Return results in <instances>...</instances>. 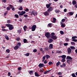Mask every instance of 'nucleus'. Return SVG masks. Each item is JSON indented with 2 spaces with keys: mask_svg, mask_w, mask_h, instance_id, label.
Returning <instances> with one entry per match:
<instances>
[{
  "mask_svg": "<svg viewBox=\"0 0 77 77\" xmlns=\"http://www.w3.org/2000/svg\"><path fill=\"white\" fill-rule=\"evenodd\" d=\"M72 62V60H67V63H68L69 64L70 63V62Z\"/></svg>",
  "mask_w": 77,
  "mask_h": 77,
  "instance_id": "obj_14",
  "label": "nucleus"
},
{
  "mask_svg": "<svg viewBox=\"0 0 77 77\" xmlns=\"http://www.w3.org/2000/svg\"><path fill=\"white\" fill-rule=\"evenodd\" d=\"M53 10V8L51 7H50L48 10L47 11V12H51V11H52Z\"/></svg>",
  "mask_w": 77,
  "mask_h": 77,
  "instance_id": "obj_8",
  "label": "nucleus"
},
{
  "mask_svg": "<svg viewBox=\"0 0 77 77\" xmlns=\"http://www.w3.org/2000/svg\"><path fill=\"white\" fill-rule=\"evenodd\" d=\"M51 36H54V35H55V33L54 32H52L51 34Z\"/></svg>",
  "mask_w": 77,
  "mask_h": 77,
  "instance_id": "obj_31",
  "label": "nucleus"
},
{
  "mask_svg": "<svg viewBox=\"0 0 77 77\" xmlns=\"http://www.w3.org/2000/svg\"><path fill=\"white\" fill-rule=\"evenodd\" d=\"M19 48V47L17 46V45L14 46V50H18Z\"/></svg>",
  "mask_w": 77,
  "mask_h": 77,
  "instance_id": "obj_16",
  "label": "nucleus"
},
{
  "mask_svg": "<svg viewBox=\"0 0 77 77\" xmlns=\"http://www.w3.org/2000/svg\"><path fill=\"white\" fill-rule=\"evenodd\" d=\"M60 11L59 10H55V12L56 13H59Z\"/></svg>",
  "mask_w": 77,
  "mask_h": 77,
  "instance_id": "obj_55",
  "label": "nucleus"
},
{
  "mask_svg": "<svg viewBox=\"0 0 77 77\" xmlns=\"http://www.w3.org/2000/svg\"><path fill=\"white\" fill-rule=\"evenodd\" d=\"M5 38H6V39H7V40H9V37H8V36L5 35Z\"/></svg>",
  "mask_w": 77,
  "mask_h": 77,
  "instance_id": "obj_38",
  "label": "nucleus"
},
{
  "mask_svg": "<svg viewBox=\"0 0 77 77\" xmlns=\"http://www.w3.org/2000/svg\"><path fill=\"white\" fill-rule=\"evenodd\" d=\"M44 15L47 16V15H49L50 14H49V13H48V12L45 11L44 13Z\"/></svg>",
  "mask_w": 77,
  "mask_h": 77,
  "instance_id": "obj_13",
  "label": "nucleus"
},
{
  "mask_svg": "<svg viewBox=\"0 0 77 77\" xmlns=\"http://www.w3.org/2000/svg\"><path fill=\"white\" fill-rule=\"evenodd\" d=\"M35 75L36 77H39V74H38V73H37V72H35Z\"/></svg>",
  "mask_w": 77,
  "mask_h": 77,
  "instance_id": "obj_22",
  "label": "nucleus"
},
{
  "mask_svg": "<svg viewBox=\"0 0 77 77\" xmlns=\"http://www.w3.org/2000/svg\"><path fill=\"white\" fill-rule=\"evenodd\" d=\"M70 47L72 50V49H75V47L74 46H70Z\"/></svg>",
  "mask_w": 77,
  "mask_h": 77,
  "instance_id": "obj_46",
  "label": "nucleus"
},
{
  "mask_svg": "<svg viewBox=\"0 0 77 77\" xmlns=\"http://www.w3.org/2000/svg\"><path fill=\"white\" fill-rule=\"evenodd\" d=\"M77 3V2L75 0H74L72 2V4L73 5H75Z\"/></svg>",
  "mask_w": 77,
  "mask_h": 77,
  "instance_id": "obj_21",
  "label": "nucleus"
},
{
  "mask_svg": "<svg viewBox=\"0 0 77 77\" xmlns=\"http://www.w3.org/2000/svg\"><path fill=\"white\" fill-rule=\"evenodd\" d=\"M61 61L62 62H65V59H62L61 60Z\"/></svg>",
  "mask_w": 77,
  "mask_h": 77,
  "instance_id": "obj_52",
  "label": "nucleus"
},
{
  "mask_svg": "<svg viewBox=\"0 0 77 77\" xmlns=\"http://www.w3.org/2000/svg\"><path fill=\"white\" fill-rule=\"evenodd\" d=\"M40 72H43V69L41 68L40 70Z\"/></svg>",
  "mask_w": 77,
  "mask_h": 77,
  "instance_id": "obj_48",
  "label": "nucleus"
},
{
  "mask_svg": "<svg viewBox=\"0 0 77 77\" xmlns=\"http://www.w3.org/2000/svg\"><path fill=\"white\" fill-rule=\"evenodd\" d=\"M9 7H10V9H12V8H13V7H14V6H13V5L10 4L9 5Z\"/></svg>",
  "mask_w": 77,
  "mask_h": 77,
  "instance_id": "obj_39",
  "label": "nucleus"
},
{
  "mask_svg": "<svg viewBox=\"0 0 77 77\" xmlns=\"http://www.w3.org/2000/svg\"><path fill=\"white\" fill-rule=\"evenodd\" d=\"M56 19L55 17H54L53 18V20L52 21V23H56Z\"/></svg>",
  "mask_w": 77,
  "mask_h": 77,
  "instance_id": "obj_17",
  "label": "nucleus"
},
{
  "mask_svg": "<svg viewBox=\"0 0 77 77\" xmlns=\"http://www.w3.org/2000/svg\"><path fill=\"white\" fill-rule=\"evenodd\" d=\"M29 55L30 53H27V54H25V56H29Z\"/></svg>",
  "mask_w": 77,
  "mask_h": 77,
  "instance_id": "obj_40",
  "label": "nucleus"
},
{
  "mask_svg": "<svg viewBox=\"0 0 77 77\" xmlns=\"http://www.w3.org/2000/svg\"><path fill=\"white\" fill-rule=\"evenodd\" d=\"M6 52H7V53H10V50L8 49H7L6 51Z\"/></svg>",
  "mask_w": 77,
  "mask_h": 77,
  "instance_id": "obj_41",
  "label": "nucleus"
},
{
  "mask_svg": "<svg viewBox=\"0 0 77 77\" xmlns=\"http://www.w3.org/2000/svg\"><path fill=\"white\" fill-rule=\"evenodd\" d=\"M27 42V40L26 39H23V42L24 43H26Z\"/></svg>",
  "mask_w": 77,
  "mask_h": 77,
  "instance_id": "obj_32",
  "label": "nucleus"
},
{
  "mask_svg": "<svg viewBox=\"0 0 77 77\" xmlns=\"http://www.w3.org/2000/svg\"><path fill=\"white\" fill-rule=\"evenodd\" d=\"M14 17H16L17 18H19V16H18V14H17L14 15Z\"/></svg>",
  "mask_w": 77,
  "mask_h": 77,
  "instance_id": "obj_33",
  "label": "nucleus"
},
{
  "mask_svg": "<svg viewBox=\"0 0 77 77\" xmlns=\"http://www.w3.org/2000/svg\"><path fill=\"white\" fill-rule=\"evenodd\" d=\"M68 45V43H64V46H67Z\"/></svg>",
  "mask_w": 77,
  "mask_h": 77,
  "instance_id": "obj_47",
  "label": "nucleus"
},
{
  "mask_svg": "<svg viewBox=\"0 0 77 77\" xmlns=\"http://www.w3.org/2000/svg\"><path fill=\"white\" fill-rule=\"evenodd\" d=\"M53 41V40L51 38H50L48 41V43H51Z\"/></svg>",
  "mask_w": 77,
  "mask_h": 77,
  "instance_id": "obj_12",
  "label": "nucleus"
},
{
  "mask_svg": "<svg viewBox=\"0 0 77 77\" xmlns=\"http://www.w3.org/2000/svg\"><path fill=\"white\" fill-rule=\"evenodd\" d=\"M44 64L43 63H40L38 65L39 67H41V68H42V67H44V66H45V65H44Z\"/></svg>",
  "mask_w": 77,
  "mask_h": 77,
  "instance_id": "obj_10",
  "label": "nucleus"
},
{
  "mask_svg": "<svg viewBox=\"0 0 77 77\" xmlns=\"http://www.w3.org/2000/svg\"><path fill=\"white\" fill-rule=\"evenodd\" d=\"M44 63L45 64H46L47 63V60H45V61L44 62Z\"/></svg>",
  "mask_w": 77,
  "mask_h": 77,
  "instance_id": "obj_60",
  "label": "nucleus"
},
{
  "mask_svg": "<svg viewBox=\"0 0 77 77\" xmlns=\"http://www.w3.org/2000/svg\"><path fill=\"white\" fill-rule=\"evenodd\" d=\"M2 31L3 32H7V30L6 29H2Z\"/></svg>",
  "mask_w": 77,
  "mask_h": 77,
  "instance_id": "obj_51",
  "label": "nucleus"
},
{
  "mask_svg": "<svg viewBox=\"0 0 77 77\" xmlns=\"http://www.w3.org/2000/svg\"><path fill=\"white\" fill-rule=\"evenodd\" d=\"M61 21L63 22H65V19H63L61 20Z\"/></svg>",
  "mask_w": 77,
  "mask_h": 77,
  "instance_id": "obj_59",
  "label": "nucleus"
},
{
  "mask_svg": "<svg viewBox=\"0 0 77 77\" xmlns=\"http://www.w3.org/2000/svg\"><path fill=\"white\" fill-rule=\"evenodd\" d=\"M16 45L19 47L21 46V43H18Z\"/></svg>",
  "mask_w": 77,
  "mask_h": 77,
  "instance_id": "obj_28",
  "label": "nucleus"
},
{
  "mask_svg": "<svg viewBox=\"0 0 77 77\" xmlns=\"http://www.w3.org/2000/svg\"><path fill=\"white\" fill-rule=\"evenodd\" d=\"M45 50H46V51H48L49 50V49H48V47H46L45 48Z\"/></svg>",
  "mask_w": 77,
  "mask_h": 77,
  "instance_id": "obj_35",
  "label": "nucleus"
},
{
  "mask_svg": "<svg viewBox=\"0 0 77 77\" xmlns=\"http://www.w3.org/2000/svg\"><path fill=\"white\" fill-rule=\"evenodd\" d=\"M72 76L73 77H76V76L75 75V74L74 73H72Z\"/></svg>",
  "mask_w": 77,
  "mask_h": 77,
  "instance_id": "obj_42",
  "label": "nucleus"
},
{
  "mask_svg": "<svg viewBox=\"0 0 77 77\" xmlns=\"http://www.w3.org/2000/svg\"><path fill=\"white\" fill-rule=\"evenodd\" d=\"M16 41H20V38L19 37L17 38L16 39Z\"/></svg>",
  "mask_w": 77,
  "mask_h": 77,
  "instance_id": "obj_50",
  "label": "nucleus"
},
{
  "mask_svg": "<svg viewBox=\"0 0 77 77\" xmlns=\"http://www.w3.org/2000/svg\"><path fill=\"white\" fill-rule=\"evenodd\" d=\"M23 28L24 31H26V29L27 28V27L26 26H24Z\"/></svg>",
  "mask_w": 77,
  "mask_h": 77,
  "instance_id": "obj_23",
  "label": "nucleus"
},
{
  "mask_svg": "<svg viewBox=\"0 0 77 77\" xmlns=\"http://www.w3.org/2000/svg\"><path fill=\"white\" fill-rule=\"evenodd\" d=\"M17 69L19 71H21V69H22L21 67H18Z\"/></svg>",
  "mask_w": 77,
  "mask_h": 77,
  "instance_id": "obj_54",
  "label": "nucleus"
},
{
  "mask_svg": "<svg viewBox=\"0 0 77 77\" xmlns=\"http://www.w3.org/2000/svg\"><path fill=\"white\" fill-rule=\"evenodd\" d=\"M18 9L20 10V11H23V7L22 6L20 7V8H18Z\"/></svg>",
  "mask_w": 77,
  "mask_h": 77,
  "instance_id": "obj_30",
  "label": "nucleus"
},
{
  "mask_svg": "<svg viewBox=\"0 0 77 77\" xmlns=\"http://www.w3.org/2000/svg\"><path fill=\"white\" fill-rule=\"evenodd\" d=\"M51 38H52V39H54V40H56V39H57V36L56 35H54L53 36H51L50 37Z\"/></svg>",
  "mask_w": 77,
  "mask_h": 77,
  "instance_id": "obj_6",
  "label": "nucleus"
},
{
  "mask_svg": "<svg viewBox=\"0 0 77 77\" xmlns=\"http://www.w3.org/2000/svg\"><path fill=\"white\" fill-rule=\"evenodd\" d=\"M10 8L9 7H8L7 8V11H10Z\"/></svg>",
  "mask_w": 77,
  "mask_h": 77,
  "instance_id": "obj_58",
  "label": "nucleus"
},
{
  "mask_svg": "<svg viewBox=\"0 0 77 77\" xmlns=\"http://www.w3.org/2000/svg\"><path fill=\"white\" fill-rule=\"evenodd\" d=\"M11 22V20H8L7 22V23H8V24H10Z\"/></svg>",
  "mask_w": 77,
  "mask_h": 77,
  "instance_id": "obj_34",
  "label": "nucleus"
},
{
  "mask_svg": "<svg viewBox=\"0 0 77 77\" xmlns=\"http://www.w3.org/2000/svg\"><path fill=\"white\" fill-rule=\"evenodd\" d=\"M50 33L49 32H47L45 34V36L47 38H49L50 37Z\"/></svg>",
  "mask_w": 77,
  "mask_h": 77,
  "instance_id": "obj_3",
  "label": "nucleus"
},
{
  "mask_svg": "<svg viewBox=\"0 0 77 77\" xmlns=\"http://www.w3.org/2000/svg\"><path fill=\"white\" fill-rule=\"evenodd\" d=\"M45 55L43 57H42V59H44V60H45Z\"/></svg>",
  "mask_w": 77,
  "mask_h": 77,
  "instance_id": "obj_64",
  "label": "nucleus"
},
{
  "mask_svg": "<svg viewBox=\"0 0 77 77\" xmlns=\"http://www.w3.org/2000/svg\"><path fill=\"white\" fill-rule=\"evenodd\" d=\"M61 35H63L64 34V32L63 31H60Z\"/></svg>",
  "mask_w": 77,
  "mask_h": 77,
  "instance_id": "obj_43",
  "label": "nucleus"
},
{
  "mask_svg": "<svg viewBox=\"0 0 77 77\" xmlns=\"http://www.w3.org/2000/svg\"><path fill=\"white\" fill-rule=\"evenodd\" d=\"M36 28V25H34L32 26V31H35Z\"/></svg>",
  "mask_w": 77,
  "mask_h": 77,
  "instance_id": "obj_4",
  "label": "nucleus"
},
{
  "mask_svg": "<svg viewBox=\"0 0 77 77\" xmlns=\"http://www.w3.org/2000/svg\"><path fill=\"white\" fill-rule=\"evenodd\" d=\"M29 11V10L28 8H26L25 10L26 12H28Z\"/></svg>",
  "mask_w": 77,
  "mask_h": 77,
  "instance_id": "obj_61",
  "label": "nucleus"
},
{
  "mask_svg": "<svg viewBox=\"0 0 77 77\" xmlns=\"http://www.w3.org/2000/svg\"><path fill=\"white\" fill-rule=\"evenodd\" d=\"M76 38H77V37L76 36H73L72 38V39H76Z\"/></svg>",
  "mask_w": 77,
  "mask_h": 77,
  "instance_id": "obj_29",
  "label": "nucleus"
},
{
  "mask_svg": "<svg viewBox=\"0 0 77 77\" xmlns=\"http://www.w3.org/2000/svg\"><path fill=\"white\" fill-rule=\"evenodd\" d=\"M49 48L50 49H51L53 48V44H50L49 46Z\"/></svg>",
  "mask_w": 77,
  "mask_h": 77,
  "instance_id": "obj_19",
  "label": "nucleus"
},
{
  "mask_svg": "<svg viewBox=\"0 0 77 77\" xmlns=\"http://www.w3.org/2000/svg\"><path fill=\"white\" fill-rule=\"evenodd\" d=\"M52 24H53L51 23H49L48 25V27H52Z\"/></svg>",
  "mask_w": 77,
  "mask_h": 77,
  "instance_id": "obj_20",
  "label": "nucleus"
},
{
  "mask_svg": "<svg viewBox=\"0 0 77 77\" xmlns=\"http://www.w3.org/2000/svg\"><path fill=\"white\" fill-rule=\"evenodd\" d=\"M53 63L51 62H49L48 63V65H51V64H52Z\"/></svg>",
  "mask_w": 77,
  "mask_h": 77,
  "instance_id": "obj_56",
  "label": "nucleus"
},
{
  "mask_svg": "<svg viewBox=\"0 0 77 77\" xmlns=\"http://www.w3.org/2000/svg\"><path fill=\"white\" fill-rule=\"evenodd\" d=\"M56 65L57 66H58L59 65H60V62L59 61H58V62L56 63Z\"/></svg>",
  "mask_w": 77,
  "mask_h": 77,
  "instance_id": "obj_24",
  "label": "nucleus"
},
{
  "mask_svg": "<svg viewBox=\"0 0 77 77\" xmlns=\"http://www.w3.org/2000/svg\"><path fill=\"white\" fill-rule=\"evenodd\" d=\"M57 74L58 75H61V74H62V72H59Z\"/></svg>",
  "mask_w": 77,
  "mask_h": 77,
  "instance_id": "obj_63",
  "label": "nucleus"
},
{
  "mask_svg": "<svg viewBox=\"0 0 77 77\" xmlns=\"http://www.w3.org/2000/svg\"><path fill=\"white\" fill-rule=\"evenodd\" d=\"M11 75V74L10 72H8V76H10Z\"/></svg>",
  "mask_w": 77,
  "mask_h": 77,
  "instance_id": "obj_62",
  "label": "nucleus"
},
{
  "mask_svg": "<svg viewBox=\"0 0 77 77\" xmlns=\"http://www.w3.org/2000/svg\"><path fill=\"white\" fill-rule=\"evenodd\" d=\"M32 13L33 15H34V16L35 15V14H36V15H38V13H37L36 11L35 10L32 11Z\"/></svg>",
  "mask_w": 77,
  "mask_h": 77,
  "instance_id": "obj_5",
  "label": "nucleus"
},
{
  "mask_svg": "<svg viewBox=\"0 0 77 77\" xmlns=\"http://www.w3.org/2000/svg\"><path fill=\"white\" fill-rule=\"evenodd\" d=\"M18 14H19V16L21 17V16H23V15H24L26 14V11H22V12L18 11Z\"/></svg>",
  "mask_w": 77,
  "mask_h": 77,
  "instance_id": "obj_2",
  "label": "nucleus"
},
{
  "mask_svg": "<svg viewBox=\"0 0 77 77\" xmlns=\"http://www.w3.org/2000/svg\"><path fill=\"white\" fill-rule=\"evenodd\" d=\"M67 52L68 54H69L71 53V49L70 48H68L67 49Z\"/></svg>",
  "mask_w": 77,
  "mask_h": 77,
  "instance_id": "obj_9",
  "label": "nucleus"
},
{
  "mask_svg": "<svg viewBox=\"0 0 77 77\" xmlns=\"http://www.w3.org/2000/svg\"><path fill=\"white\" fill-rule=\"evenodd\" d=\"M61 57H62L63 59H66V56L65 55H63L61 56Z\"/></svg>",
  "mask_w": 77,
  "mask_h": 77,
  "instance_id": "obj_15",
  "label": "nucleus"
},
{
  "mask_svg": "<svg viewBox=\"0 0 77 77\" xmlns=\"http://www.w3.org/2000/svg\"><path fill=\"white\" fill-rule=\"evenodd\" d=\"M33 70H31L30 71H29V73L30 75H32V74H33Z\"/></svg>",
  "mask_w": 77,
  "mask_h": 77,
  "instance_id": "obj_27",
  "label": "nucleus"
},
{
  "mask_svg": "<svg viewBox=\"0 0 77 77\" xmlns=\"http://www.w3.org/2000/svg\"><path fill=\"white\" fill-rule=\"evenodd\" d=\"M5 25L8 27H9V30H12L14 29V27L11 24H6Z\"/></svg>",
  "mask_w": 77,
  "mask_h": 77,
  "instance_id": "obj_1",
  "label": "nucleus"
},
{
  "mask_svg": "<svg viewBox=\"0 0 77 77\" xmlns=\"http://www.w3.org/2000/svg\"><path fill=\"white\" fill-rule=\"evenodd\" d=\"M18 33H20L21 32V29H20L17 31Z\"/></svg>",
  "mask_w": 77,
  "mask_h": 77,
  "instance_id": "obj_44",
  "label": "nucleus"
},
{
  "mask_svg": "<svg viewBox=\"0 0 77 77\" xmlns=\"http://www.w3.org/2000/svg\"><path fill=\"white\" fill-rule=\"evenodd\" d=\"M45 57H46V58L47 59H48L49 58H50V56L48 54H46L45 55Z\"/></svg>",
  "mask_w": 77,
  "mask_h": 77,
  "instance_id": "obj_18",
  "label": "nucleus"
},
{
  "mask_svg": "<svg viewBox=\"0 0 77 77\" xmlns=\"http://www.w3.org/2000/svg\"><path fill=\"white\" fill-rule=\"evenodd\" d=\"M33 52L34 53H36L37 52V50L36 49H34L33 50Z\"/></svg>",
  "mask_w": 77,
  "mask_h": 77,
  "instance_id": "obj_49",
  "label": "nucleus"
},
{
  "mask_svg": "<svg viewBox=\"0 0 77 77\" xmlns=\"http://www.w3.org/2000/svg\"><path fill=\"white\" fill-rule=\"evenodd\" d=\"M65 26H66L65 24L63 23L61 25V27H65Z\"/></svg>",
  "mask_w": 77,
  "mask_h": 77,
  "instance_id": "obj_25",
  "label": "nucleus"
},
{
  "mask_svg": "<svg viewBox=\"0 0 77 77\" xmlns=\"http://www.w3.org/2000/svg\"><path fill=\"white\" fill-rule=\"evenodd\" d=\"M7 0H2V2H3V3H6V2Z\"/></svg>",
  "mask_w": 77,
  "mask_h": 77,
  "instance_id": "obj_57",
  "label": "nucleus"
},
{
  "mask_svg": "<svg viewBox=\"0 0 77 77\" xmlns=\"http://www.w3.org/2000/svg\"><path fill=\"white\" fill-rule=\"evenodd\" d=\"M73 14H74L73 12H70L68 13L67 14V16L69 17V16H71V15H72Z\"/></svg>",
  "mask_w": 77,
  "mask_h": 77,
  "instance_id": "obj_7",
  "label": "nucleus"
},
{
  "mask_svg": "<svg viewBox=\"0 0 77 77\" xmlns=\"http://www.w3.org/2000/svg\"><path fill=\"white\" fill-rule=\"evenodd\" d=\"M71 44L72 45H75V42H71Z\"/></svg>",
  "mask_w": 77,
  "mask_h": 77,
  "instance_id": "obj_53",
  "label": "nucleus"
},
{
  "mask_svg": "<svg viewBox=\"0 0 77 77\" xmlns=\"http://www.w3.org/2000/svg\"><path fill=\"white\" fill-rule=\"evenodd\" d=\"M57 53H62V51H57Z\"/></svg>",
  "mask_w": 77,
  "mask_h": 77,
  "instance_id": "obj_45",
  "label": "nucleus"
},
{
  "mask_svg": "<svg viewBox=\"0 0 77 77\" xmlns=\"http://www.w3.org/2000/svg\"><path fill=\"white\" fill-rule=\"evenodd\" d=\"M72 41H73V42H77V39H72Z\"/></svg>",
  "mask_w": 77,
  "mask_h": 77,
  "instance_id": "obj_36",
  "label": "nucleus"
},
{
  "mask_svg": "<svg viewBox=\"0 0 77 77\" xmlns=\"http://www.w3.org/2000/svg\"><path fill=\"white\" fill-rule=\"evenodd\" d=\"M46 6L47 8H48V9L50 7V5H49V4H46Z\"/></svg>",
  "mask_w": 77,
  "mask_h": 77,
  "instance_id": "obj_26",
  "label": "nucleus"
},
{
  "mask_svg": "<svg viewBox=\"0 0 77 77\" xmlns=\"http://www.w3.org/2000/svg\"><path fill=\"white\" fill-rule=\"evenodd\" d=\"M65 41L66 42H68L69 41V39L68 38H66Z\"/></svg>",
  "mask_w": 77,
  "mask_h": 77,
  "instance_id": "obj_37",
  "label": "nucleus"
},
{
  "mask_svg": "<svg viewBox=\"0 0 77 77\" xmlns=\"http://www.w3.org/2000/svg\"><path fill=\"white\" fill-rule=\"evenodd\" d=\"M66 59L67 60V59H69V60H72V58L69 56H67L66 57Z\"/></svg>",
  "mask_w": 77,
  "mask_h": 77,
  "instance_id": "obj_11",
  "label": "nucleus"
}]
</instances>
